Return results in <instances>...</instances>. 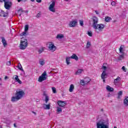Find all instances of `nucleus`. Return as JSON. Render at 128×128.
I'll return each instance as SVG.
<instances>
[{"mask_svg":"<svg viewBox=\"0 0 128 128\" xmlns=\"http://www.w3.org/2000/svg\"><path fill=\"white\" fill-rule=\"evenodd\" d=\"M26 94L24 93V91L22 90H17L15 94V96H12L11 98V102H18L20 100L23 96H24Z\"/></svg>","mask_w":128,"mask_h":128,"instance_id":"nucleus-1","label":"nucleus"},{"mask_svg":"<svg viewBox=\"0 0 128 128\" xmlns=\"http://www.w3.org/2000/svg\"><path fill=\"white\" fill-rule=\"evenodd\" d=\"M92 26L95 30H102L104 28V24H98V18L96 16H94L92 18Z\"/></svg>","mask_w":128,"mask_h":128,"instance_id":"nucleus-2","label":"nucleus"},{"mask_svg":"<svg viewBox=\"0 0 128 128\" xmlns=\"http://www.w3.org/2000/svg\"><path fill=\"white\" fill-rule=\"evenodd\" d=\"M28 40L24 38H22L20 40V50H26V48H28Z\"/></svg>","mask_w":128,"mask_h":128,"instance_id":"nucleus-3","label":"nucleus"},{"mask_svg":"<svg viewBox=\"0 0 128 128\" xmlns=\"http://www.w3.org/2000/svg\"><path fill=\"white\" fill-rule=\"evenodd\" d=\"M108 122L104 120H100L96 123L97 128H108Z\"/></svg>","mask_w":128,"mask_h":128,"instance_id":"nucleus-4","label":"nucleus"},{"mask_svg":"<svg viewBox=\"0 0 128 128\" xmlns=\"http://www.w3.org/2000/svg\"><path fill=\"white\" fill-rule=\"evenodd\" d=\"M48 78V75L46 74V72L44 71V72L42 74V75L39 77L38 81L39 82H42L44 80H46Z\"/></svg>","mask_w":128,"mask_h":128,"instance_id":"nucleus-5","label":"nucleus"},{"mask_svg":"<svg viewBox=\"0 0 128 128\" xmlns=\"http://www.w3.org/2000/svg\"><path fill=\"white\" fill-rule=\"evenodd\" d=\"M12 2H10V0H7L4 3V6L6 10H10V8H12Z\"/></svg>","mask_w":128,"mask_h":128,"instance_id":"nucleus-6","label":"nucleus"},{"mask_svg":"<svg viewBox=\"0 0 128 128\" xmlns=\"http://www.w3.org/2000/svg\"><path fill=\"white\" fill-rule=\"evenodd\" d=\"M51 2L52 4L49 6V10H50V12H56V8H54L56 2L52 0Z\"/></svg>","mask_w":128,"mask_h":128,"instance_id":"nucleus-7","label":"nucleus"},{"mask_svg":"<svg viewBox=\"0 0 128 128\" xmlns=\"http://www.w3.org/2000/svg\"><path fill=\"white\" fill-rule=\"evenodd\" d=\"M57 104L59 106H61L62 108L66 106V101L61 100L58 101Z\"/></svg>","mask_w":128,"mask_h":128,"instance_id":"nucleus-8","label":"nucleus"},{"mask_svg":"<svg viewBox=\"0 0 128 128\" xmlns=\"http://www.w3.org/2000/svg\"><path fill=\"white\" fill-rule=\"evenodd\" d=\"M48 48L50 50H52V52H54L56 50V46L52 43L50 42L48 46Z\"/></svg>","mask_w":128,"mask_h":128,"instance_id":"nucleus-9","label":"nucleus"},{"mask_svg":"<svg viewBox=\"0 0 128 128\" xmlns=\"http://www.w3.org/2000/svg\"><path fill=\"white\" fill-rule=\"evenodd\" d=\"M76 24H78V22L76 20H73L71 22H70L69 26H70V28H74V26H76Z\"/></svg>","mask_w":128,"mask_h":128,"instance_id":"nucleus-10","label":"nucleus"},{"mask_svg":"<svg viewBox=\"0 0 128 128\" xmlns=\"http://www.w3.org/2000/svg\"><path fill=\"white\" fill-rule=\"evenodd\" d=\"M108 78V74L106 70H104L101 74V78Z\"/></svg>","mask_w":128,"mask_h":128,"instance_id":"nucleus-11","label":"nucleus"},{"mask_svg":"<svg viewBox=\"0 0 128 128\" xmlns=\"http://www.w3.org/2000/svg\"><path fill=\"white\" fill-rule=\"evenodd\" d=\"M0 38L2 39V42L4 46H8V43H6V40L4 37H1Z\"/></svg>","mask_w":128,"mask_h":128,"instance_id":"nucleus-12","label":"nucleus"},{"mask_svg":"<svg viewBox=\"0 0 128 128\" xmlns=\"http://www.w3.org/2000/svg\"><path fill=\"white\" fill-rule=\"evenodd\" d=\"M64 38V36L62 34H58L56 36V38H57V40H62V38Z\"/></svg>","mask_w":128,"mask_h":128,"instance_id":"nucleus-13","label":"nucleus"},{"mask_svg":"<svg viewBox=\"0 0 128 128\" xmlns=\"http://www.w3.org/2000/svg\"><path fill=\"white\" fill-rule=\"evenodd\" d=\"M14 76H15L14 80H16V82H18V84H22V82L20 81V78H18V75H15Z\"/></svg>","mask_w":128,"mask_h":128,"instance_id":"nucleus-14","label":"nucleus"},{"mask_svg":"<svg viewBox=\"0 0 128 128\" xmlns=\"http://www.w3.org/2000/svg\"><path fill=\"white\" fill-rule=\"evenodd\" d=\"M70 58L72 60H78V57L76 54H73L71 56H70Z\"/></svg>","mask_w":128,"mask_h":128,"instance_id":"nucleus-15","label":"nucleus"},{"mask_svg":"<svg viewBox=\"0 0 128 128\" xmlns=\"http://www.w3.org/2000/svg\"><path fill=\"white\" fill-rule=\"evenodd\" d=\"M43 108L44 110H50V104L46 105V104H44Z\"/></svg>","mask_w":128,"mask_h":128,"instance_id":"nucleus-16","label":"nucleus"},{"mask_svg":"<svg viewBox=\"0 0 128 128\" xmlns=\"http://www.w3.org/2000/svg\"><path fill=\"white\" fill-rule=\"evenodd\" d=\"M125 106H128V96H126L124 101Z\"/></svg>","mask_w":128,"mask_h":128,"instance_id":"nucleus-17","label":"nucleus"},{"mask_svg":"<svg viewBox=\"0 0 128 128\" xmlns=\"http://www.w3.org/2000/svg\"><path fill=\"white\" fill-rule=\"evenodd\" d=\"M74 84H70L69 88V92H74Z\"/></svg>","mask_w":128,"mask_h":128,"instance_id":"nucleus-18","label":"nucleus"},{"mask_svg":"<svg viewBox=\"0 0 128 128\" xmlns=\"http://www.w3.org/2000/svg\"><path fill=\"white\" fill-rule=\"evenodd\" d=\"M106 90H108V92H114V88L110 87L109 86H107L106 87Z\"/></svg>","mask_w":128,"mask_h":128,"instance_id":"nucleus-19","label":"nucleus"},{"mask_svg":"<svg viewBox=\"0 0 128 128\" xmlns=\"http://www.w3.org/2000/svg\"><path fill=\"white\" fill-rule=\"evenodd\" d=\"M122 46H121L119 49L120 52V54H124V48H122Z\"/></svg>","mask_w":128,"mask_h":128,"instance_id":"nucleus-20","label":"nucleus"},{"mask_svg":"<svg viewBox=\"0 0 128 128\" xmlns=\"http://www.w3.org/2000/svg\"><path fill=\"white\" fill-rule=\"evenodd\" d=\"M18 12L19 16H22V12H24V10H22V8H20L18 10Z\"/></svg>","mask_w":128,"mask_h":128,"instance_id":"nucleus-21","label":"nucleus"},{"mask_svg":"<svg viewBox=\"0 0 128 128\" xmlns=\"http://www.w3.org/2000/svg\"><path fill=\"white\" fill-rule=\"evenodd\" d=\"M121 80L120 78L118 76L114 80V82L115 84H117V82H118L120 81Z\"/></svg>","mask_w":128,"mask_h":128,"instance_id":"nucleus-22","label":"nucleus"},{"mask_svg":"<svg viewBox=\"0 0 128 128\" xmlns=\"http://www.w3.org/2000/svg\"><path fill=\"white\" fill-rule=\"evenodd\" d=\"M124 54H122L118 58V60H124Z\"/></svg>","mask_w":128,"mask_h":128,"instance_id":"nucleus-23","label":"nucleus"},{"mask_svg":"<svg viewBox=\"0 0 128 128\" xmlns=\"http://www.w3.org/2000/svg\"><path fill=\"white\" fill-rule=\"evenodd\" d=\"M112 20V18L109 16H106L105 17V22H110Z\"/></svg>","mask_w":128,"mask_h":128,"instance_id":"nucleus-24","label":"nucleus"},{"mask_svg":"<svg viewBox=\"0 0 128 128\" xmlns=\"http://www.w3.org/2000/svg\"><path fill=\"white\" fill-rule=\"evenodd\" d=\"M18 70H22V72H24V69L22 68V64H20V63L18 64Z\"/></svg>","mask_w":128,"mask_h":128,"instance_id":"nucleus-25","label":"nucleus"},{"mask_svg":"<svg viewBox=\"0 0 128 128\" xmlns=\"http://www.w3.org/2000/svg\"><path fill=\"white\" fill-rule=\"evenodd\" d=\"M39 64H40V66H44L46 62H44V60H39Z\"/></svg>","mask_w":128,"mask_h":128,"instance_id":"nucleus-26","label":"nucleus"},{"mask_svg":"<svg viewBox=\"0 0 128 128\" xmlns=\"http://www.w3.org/2000/svg\"><path fill=\"white\" fill-rule=\"evenodd\" d=\"M84 70L82 69H80L77 70L76 74H80Z\"/></svg>","mask_w":128,"mask_h":128,"instance_id":"nucleus-27","label":"nucleus"},{"mask_svg":"<svg viewBox=\"0 0 128 128\" xmlns=\"http://www.w3.org/2000/svg\"><path fill=\"white\" fill-rule=\"evenodd\" d=\"M80 84L81 86H86V84H87L86 83V81L84 80H80Z\"/></svg>","mask_w":128,"mask_h":128,"instance_id":"nucleus-28","label":"nucleus"},{"mask_svg":"<svg viewBox=\"0 0 128 128\" xmlns=\"http://www.w3.org/2000/svg\"><path fill=\"white\" fill-rule=\"evenodd\" d=\"M70 56H68L66 58V63L67 64H70Z\"/></svg>","mask_w":128,"mask_h":128,"instance_id":"nucleus-29","label":"nucleus"},{"mask_svg":"<svg viewBox=\"0 0 128 128\" xmlns=\"http://www.w3.org/2000/svg\"><path fill=\"white\" fill-rule=\"evenodd\" d=\"M84 80L85 81V82L88 84V83L90 82V78H86Z\"/></svg>","mask_w":128,"mask_h":128,"instance_id":"nucleus-30","label":"nucleus"},{"mask_svg":"<svg viewBox=\"0 0 128 128\" xmlns=\"http://www.w3.org/2000/svg\"><path fill=\"white\" fill-rule=\"evenodd\" d=\"M50 100V98H48V96H46L45 97V102L46 104H48V102Z\"/></svg>","mask_w":128,"mask_h":128,"instance_id":"nucleus-31","label":"nucleus"},{"mask_svg":"<svg viewBox=\"0 0 128 128\" xmlns=\"http://www.w3.org/2000/svg\"><path fill=\"white\" fill-rule=\"evenodd\" d=\"M52 91L53 94H56V88L54 87H52Z\"/></svg>","mask_w":128,"mask_h":128,"instance_id":"nucleus-32","label":"nucleus"},{"mask_svg":"<svg viewBox=\"0 0 128 128\" xmlns=\"http://www.w3.org/2000/svg\"><path fill=\"white\" fill-rule=\"evenodd\" d=\"M44 50V48H42L40 49L38 52L39 54H42V52Z\"/></svg>","mask_w":128,"mask_h":128,"instance_id":"nucleus-33","label":"nucleus"},{"mask_svg":"<svg viewBox=\"0 0 128 128\" xmlns=\"http://www.w3.org/2000/svg\"><path fill=\"white\" fill-rule=\"evenodd\" d=\"M57 112H62V108H60V107H57Z\"/></svg>","mask_w":128,"mask_h":128,"instance_id":"nucleus-34","label":"nucleus"},{"mask_svg":"<svg viewBox=\"0 0 128 128\" xmlns=\"http://www.w3.org/2000/svg\"><path fill=\"white\" fill-rule=\"evenodd\" d=\"M28 24H26L24 28V32H28Z\"/></svg>","mask_w":128,"mask_h":128,"instance_id":"nucleus-35","label":"nucleus"},{"mask_svg":"<svg viewBox=\"0 0 128 128\" xmlns=\"http://www.w3.org/2000/svg\"><path fill=\"white\" fill-rule=\"evenodd\" d=\"M26 32L24 31V32H22V33L20 34V36H26Z\"/></svg>","mask_w":128,"mask_h":128,"instance_id":"nucleus-36","label":"nucleus"},{"mask_svg":"<svg viewBox=\"0 0 128 128\" xmlns=\"http://www.w3.org/2000/svg\"><path fill=\"white\" fill-rule=\"evenodd\" d=\"M0 16H3V18H6V16H8V13H5L3 14H0Z\"/></svg>","mask_w":128,"mask_h":128,"instance_id":"nucleus-37","label":"nucleus"},{"mask_svg":"<svg viewBox=\"0 0 128 128\" xmlns=\"http://www.w3.org/2000/svg\"><path fill=\"white\" fill-rule=\"evenodd\" d=\"M88 34L89 36H92V31H88Z\"/></svg>","mask_w":128,"mask_h":128,"instance_id":"nucleus-38","label":"nucleus"},{"mask_svg":"<svg viewBox=\"0 0 128 128\" xmlns=\"http://www.w3.org/2000/svg\"><path fill=\"white\" fill-rule=\"evenodd\" d=\"M122 91H120L118 93V98H120V96H122Z\"/></svg>","mask_w":128,"mask_h":128,"instance_id":"nucleus-39","label":"nucleus"},{"mask_svg":"<svg viewBox=\"0 0 128 128\" xmlns=\"http://www.w3.org/2000/svg\"><path fill=\"white\" fill-rule=\"evenodd\" d=\"M90 46H91L90 42H88L86 44V48H90Z\"/></svg>","mask_w":128,"mask_h":128,"instance_id":"nucleus-40","label":"nucleus"},{"mask_svg":"<svg viewBox=\"0 0 128 128\" xmlns=\"http://www.w3.org/2000/svg\"><path fill=\"white\" fill-rule=\"evenodd\" d=\"M102 70H106V68H106V66H104V64H103V66H102Z\"/></svg>","mask_w":128,"mask_h":128,"instance_id":"nucleus-41","label":"nucleus"},{"mask_svg":"<svg viewBox=\"0 0 128 128\" xmlns=\"http://www.w3.org/2000/svg\"><path fill=\"white\" fill-rule=\"evenodd\" d=\"M80 24L81 26H84V21L80 20Z\"/></svg>","mask_w":128,"mask_h":128,"instance_id":"nucleus-42","label":"nucleus"},{"mask_svg":"<svg viewBox=\"0 0 128 128\" xmlns=\"http://www.w3.org/2000/svg\"><path fill=\"white\" fill-rule=\"evenodd\" d=\"M28 0H18V2H26Z\"/></svg>","mask_w":128,"mask_h":128,"instance_id":"nucleus-43","label":"nucleus"},{"mask_svg":"<svg viewBox=\"0 0 128 128\" xmlns=\"http://www.w3.org/2000/svg\"><path fill=\"white\" fill-rule=\"evenodd\" d=\"M12 64V62L10 61H8L6 62L7 66H10Z\"/></svg>","mask_w":128,"mask_h":128,"instance_id":"nucleus-44","label":"nucleus"},{"mask_svg":"<svg viewBox=\"0 0 128 128\" xmlns=\"http://www.w3.org/2000/svg\"><path fill=\"white\" fill-rule=\"evenodd\" d=\"M122 70L124 71V72H126V67L124 66H123L122 67Z\"/></svg>","mask_w":128,"mask_h":128,"instance_id":"nucleus-45","label":"nucleus"},{"mask_svg":"<svg viewBox=\"0 0 128 128\" xmlns=\"http://www.w3.org/2000/svg\"><path fill=\"white\" fill-rule=\"evenodd\" d=\"M111 4H112V6H116V2L114 1L112 2L111 3Z\"/></svg>","mask_w":128,"mask_h":128,"instance_id":"nucleus-46","label":"nucleus"},{"mask_svg":"<svg viewBox=\"0 0 128 128\" xmlns=\"http://www.w3.org/2000/svg\"><path fill=\"white\" fill-rule=\"evenodd\" d=\"M6 14V12H4V11L2 10H1V14H0L3 15V14Z\"/></svg>","mask_w":128,"mask_h":128,"instance_id":"nucleus-47","label":"nucleus"},{"mask_svg":"<svg viewBox=\"0 0 128 128\" xmlns=\"http://www.w3.org/2000/svg\"><path fill=\"white\" fill-rule=\"evenodd\" d=\"M6 0H0V2H4V3H5Z\"/></svg>","mask_w":128,"mask_h":128,"instance_id":"nucleus-48","label":"nucleus"},{"mask_svg":"<svg viewBox=\"0 0 128 128\" xmlns=\"http://www.w3.org/2000/svg\"><path fill=\"white\" fill-rule=\"evenodd\" d=\"M40 13H38L36 16V18H40Z\"/></svg>","mask_w":128,"mask_h":128,"instance_id":"nucleus-49","label":"nucleus"},{"mask_svg":"<svg viewBox=\"0 0 128 128\" xmlns=\"http://www.w3.org/2000/svg\"><path fill=\"white\" fill-rule=\"evenodd\" d=\"M36 2L40 4V3L42 2V0H36Z\"/></svg>","mask_w":128,"mask_h":128,"instance_id":"nucleus-50","label":"nucleus"},{"mask_svg":"<svg viewBox=\"0 0 128 128\" xmlns=\"http://www.w3.org/2000/svg\"><path fill=\"white\" fill-rule=\"evenodd\" d=\"M104 82H106V78H102Z\"/></svg>","mask_w":128,"mask_h":128,"instance_id":"nucleus-51","label":"nucleus"},{"mask_svg":"<svg viewBox=\"0 0 128 128\" xmlns=\"http://www.w3.org/2000/svg\"><path fill=\"white\" fill-rule=\"evenodd\" d=\"M95 12H96V14H99L97 10H95Z\"/></svg>","mask_w":128,"mask_h":128,"instance_id":"nucleus-52","label":"nucleus"},{"mask_svg":"<svg viewBox=\"0 0 128 128\" xmlns=\"http://www.w3.org/2000/svg\"><path fill=\"white\" fill-rule=\"evenodd\" d=\"M14 128H17L16 124V123L14 124Z\"/></svg>","mask_w":128,"mask_h":128,"instance_id":"nucleus-53","label":"nucleus"},{"mask_svg":"<svg viewBox=\"0 0 128 128\" xmlns=\"http://www.w3.org/2000/svg\"><path fill=\"white\" fill-rule=\"evenodd\" d=\"M7 78H8V77L7 76H5L4 80H6Z\"/></svg>","mask_w":128,"mask_h":128,"instance_id":"nucleus-54","label":"nucleus"},{"mask_svg":"<svg viewBox=\"0 0 128 128\" xmlns=\"http://www.w3.org/2000/svg\"><path fill=\"white\" fill-rule=\"evenodd\" d=\"M32 112L34 114H36V112Z\"/></svg>","mask_w":128,"mask_h":128,"instance_id":"nucleus-55","label":"nucleus"},{"mask_svg":"<svg viewBox=\"0 0 128 128\" xmlns=\"http://www.w3.org/2000/svg\"><path fill=\"white\" fill-rule=\"evenodd\" d=\"M31 2H34V0H30Z\"/></svg>","mask_w":128,"mask_h":128,"instance_id":"nucleus-56","label":"nucleus"},{"mask_svg":"<svg viewBox=\"0 0 128 128\" xmlns=\"http://www.w3.org/2000/svg\"><path fill=\"white\" fill-rule=\"evenodd\" d=\"M102 112H104V109L101 110Z\"/></svg>","mask_w":128,"mask_h":128,"instance_id":"nucleus-57","label":"nucleus"},{"mask_svg":"<svg viewBox=\"0 0 128 128\" xmlns=\"http://www.w3.org/2000/svg\"><path fill=\"white\" fill-rule=\"evenodd\" d=\"M2 82H0V86H2Z\"/></svg>","mask_w":128,"mask_h":128,"instance_id":"nucleus-58","label":"nucleus"},{"mask_svg":"<svg viewBox=\"0 0 128 128\" xmlns=\"http://www.w3.org/2000/svg\"><path fill=\"white\" fill-rule=\"evenodd\" d=\"M2 80V78H0V81Z\"/></svg>","mask_w":128,"mask_h":128,"instance_id":"nucleus-59","label":"nucleus"},{"mask_svg":"<svg viewBox=\"0 0 128 128\" xmlns=\"http://www.w3.org/2000/svg\"><path fill=\"white\" fill-rule=\"evenodd\" d=\"M66 0V2H68V0Z\"/></svg>","mask_w":128,"mask_h":128,"instance_id":"nucleus-60","label":"nucleus"},{"mask_svg":"<svg viewBox=\"0 0 128 128\" xmlns=\"http://www.w3.org/2000/svg\"><path fill=\"white\" fill-rule=\"evenodd\" d=\"M114 128H117L116 127V126H114Z\"/></svg>","mask_w":128,"mask_h":128,"instance_id":"nucleus-61","label":"nucleus"},{"mask_svg":"<svg viewBox=\"0 0 128 128\" xmlns=\"http://www.w3.org/2000/svg\"><path fill=\"white\" fill-rule=\"evenodd\" d=\"M0 128H2V126H0Z\"/></svg>","mask_w":128,"mask_h":128,"instance_id":"nucleus-62","label":"nucleus"},{"mask_svg":"<svg viewBox=\"0 0 128 128\" xmlns=\"http://www.w3.org/2000/svg\"><path fill=\"white\" fill-rule=\"evenodd\" d=\"M53 70H54V69H53Z\"/></svg>","mask_w":128,"mask_h":128,"instance_id":"nucleus-63","label":"nucleus"}]
</instances>
